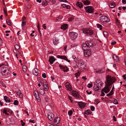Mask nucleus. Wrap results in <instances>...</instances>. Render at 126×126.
<instances>
[{"mask_svg":"<svg viewBox=\"0 0 126 126\" xmlns=\"http://www.w3.org/2000/svg\"><path fill=\"white\" fill-rule=\"evenodd\" d=\"M34 96L38 101H40V99L39 98V96L38 92L36 91H34L33 92Z\"/></svg>","mask_w":126,"mask_h":126,"instance_id":"9b49d317","label":"nucleus"},{"mask_svg":"<svg viewBox=\"0 0 126 126\" xmlns=\"http://www.w3.org/2000/svg\"><path fill=\"white\" fill-rule=\"evenodd\" d=\"M113 121L114 122H115L116 121V117L115 116H113Z\"/></svg>","mask_w":126,"mask_h":126,"instance_id":"680f3d73","label":"nucleus"},{"mask_svg":"<svg viewBox=\"0 0 126 126\" xmlns=\"http://www.w3.org/2000/svg\"><path fill=\"white\" fill-rule=\"evenodd\" d=\"M88 29L83 28L82 29L83 32L85 34H86L87 32V31Z\"/></svg>","mask_w":126,"mask_h":126,"instance_id":"e433bc0d","label":"nucleus"},{"mask_svg":"<svg viewBox=\"0 0 126 126\" xmlns=\"http://www.w3.org/2000/svg\"><path fill=\"white\" fill-rule=\"evenodd\" d=\"M113 103L114 104H117L118 103L117 100L116 99H114V100L113 101Z\"/></svg>","mask_w":126,"mask_h":126,"instance_id":"a18cd8bd","label":"nucleus"},{"mask_svg":"<svg viewBox=\"0 0 126 126\" xmlns=\"http://www.w3.org/2000/svg\"><path fill=\"white\" fill-rule=\"evenodd\" d=\"M71 94L73 96L76 98H79L80 96L79 93L76 91H72Z\"/></svg>","mask_w":126,"mask_h":126,"instance_id":"1a4fd4ad","label":"nucleus"},{"mask_svg":"<svg viewBox=\"0 0 126 126\" xmlns=\"http://www.w3.org/2000/svg\"><path fill=\"white\" fill-rule=\"evenodd\" d=\"M76 65L77 67L80 69H84L85 67V65L82 60L80 59L78 60V62H76Z\"/></svg>","mask_w":126,"mask_h":126,"instance_id":"f03ea898","label":"nucleus"},{"mask_svg":"<svg viewBox=\"0 0 126 126\" xmlns=\"http://www.w3.org/2000/svg\"><path fill=\"white\" fill-rule=\"evenodd\" d=\"M3 10L5 15L6 16H7V11L5 10V8L3 9Z\"/></svg>","mask_w":126,"mask_h":126,"instance_id":"c03bdc74","label":"nucleus"},{"mask_svg":"<svg viewBox=\"0 0 126 126\" xmlns=\"http://www.w3.org/2000/svg\"><path fill=\"white\" fill-rule=\"evenodd\" d=\"M73 114L72 111L71 110L69 111L68 112V114L69 116H71Z\"/></svg>","mask_w":126,"mask_h":126,"instance_id":"58836bf2","label":"nucleus"},{"mask_svg":"<svg viewBox=\"0 0 126 126\" xmlns=\"http://www.w3.org/2000/svg\"><path fill=\"white\" fill-rule=\"evenodd\" d=\"M123 78L125 80H126V75H124L123 76Z\"/></svg>","mask_w":126,"mask_h":126,"instance_id":"338daca9","label":"nucleus"},{"mask_svg":"<svg viewBox=\"0 0 126 126\" xmlns=\"http://www.w3.org/2000/svg\"><path fill=\"white\" fill-rule=\"evenodd\" d=\"M86 92L87 93V94H90L92 93V92L91 91H90L89 92V91L88 90H87L86 91Z\"/></svg>","mask_w":126,"mask_h":126,"instance_id":"4d7b16f0","label":"nucleus"},{"mask_svg":"<svg viewBox=\"0 0 126 126\" xmlns=\"http://www.w3.org/2000/svg\"><path fill=\"white\" fill-rule=\"evenodd\" d=\"M68 27V25L67 24H64L62 25L61 26V28L65 30Z\"/></svg>","mask_w":126,"mask_h":126,"instance_id":"412c9836","label":"nucleus"},{"mask_svg":"<svg viewBox=\"0 0 126 126\" xmlns=\"http://www.w3.org/2000/svg\"><path fill=\"white\" fill-rule=\"evenodd\" d=\"M112 94H113L110 92L109 94H107L106 95L107 96H108L111 95Z\"/></svg>","mask_w":126,"mask_h":126,"instance_id":"052dcab7","label":"nucleus"},{"mask_svg":"<svg viewBox=\"0 0 126 126\" xmlns=\"http://www.w3.org/2000/svg\"><path fill=\"white\" fill-rule=\"evenodd\" d=\"M85 9L87 13H92L94 12V9L91 6H88L85 7Z\"/></svg>","mask_w":126,"mask_h":126,"instance_id":"0eeeda50","label":"nucleus"},{"mask_svg":"<svg viewBox=\"0 0 126 126\" xmlns=\"http://www.w3.org/2000/svg\"><path fill=\"white\" fill-rule=\"evenodd\" d=\"M1 72L5 73V75L7 77H9L10 74V71L7 67H3L1 68Z\"/></svg>","mask_w":126,"mask_h":126,"instance_id":"20e7f679","label":"nucleus"},{"mask_svg":"<svg viewBox=\"0 0 126 126\" xmlns=\"http://www.w3.org/2000/svg\"><path fill=\"white\" fill-rule=\"evenodd\" d=\"M104 92L103 91H102V90L101 91V96H104L105 95V94H104Z\"/></svg>","mask_w":126,"mask_h":126,"instance_id":"8fccbe9b","label":"nucleus"},{"mask_svg":"<svg viewBox=\"0 0 126 126\" xmlns=\"http://www.w3.org/2000/svg\"><path fill=\"white\" fill-rule=\"evenodd\" d=\"M85 43H87V44L89 48L94 46V44H93L92 41H86Z\"/></svg>","mask_w":126,"mask_h":126,"instance_id":"dca6fc26","label":"nucleus"},{"mask_svg":"<svg viewBox=\"0 0 126 126\" xmlns=\"http://www.w3.org/2000/svg\"><path fill=\"white\" fill-rule=\"evenodd\" d=\"M57 57L58 58H60L62 59H63L68 62H70V61L69 60L67 59L66 57L65 56L58 55L57 56Z\"/></svg>","mask_w":126,"mask_h":126,"instance_id":"ddd939ff","label":"nucleus"},{"mask_svg":"<svg viewBox=\"0 0 126 126\" xmlns=\"http://www.w3.org/2000/svg\"><path fill=\"white\" fill-rule=\"evenodd\" d=\"M93 86V85L92 83H89L87 85V87L89 88H90Z\"/></svg>","mask_w":126,"mask_h":126,"instance_id":"49530a36","label":"nucleus"},{"mask_svg":"<svg viewBox=\"0 0 126 126\" xmlns=\"http://www.w3.org/2000/svg\"><path fill=\"white\" fill-rule=\"evenodd\" d=\"M39 92L40 94L42 95H44L45 94V92L43 89L41 88L39 90Z\"/></svg>","mask_w":126,"mask_h":126,"instance_id":"cd10ccee","label":"nucleus"},{"mask_svg":"<svg viewBox=\"0 0 126 126\" xmlns=\"http://www.w3.org/2000/svg\"><path fill=\"white\" fill-rule=\"evenodd\" d=\"M102 84V82L98 81L96 86H94L93 87L94 90L96 91H97L100 89Z\"/></svg>","mask_w":126,"mask_h":126,"instance_id":"423d86ee","label":"nucleus"},{"mask_svg":"<svg viewBox=\"0 0 126 126\" xmlns=\"http://www.w3.org/2000/svg\"><path fill=\"white\" fill-rule=\"evenodd\" d=\"M115 23L118 26H119L120 25V22L119 20L118 19H117L115 20Z\"/></svg>","mask_w":126,"mask_h":126,"instance_id":"c9c22d12","label":"nucleus"},{"mask_svg":"<svg viewBox=\"0 0 126 126\" xmlns=\"http://www.w3.org/2000/svg\"><path fill=\"white\" fill-rule=\"evenodd\" d=\"M33 74L36 76H37L38 74V69L34 68L32 71Z\"/></svg>","mask_w":126,"mask_h":126,"instance_id":"a211bd4d","label":"nucleus"},{"mask_svg":"<svg viewBox=\"0 0 126 126\" xmlns=\"http://www.w3.org/2000/svg\"><path fill=\"white\" fill-rule=\"evenodd\" d=\"M55 60L56 59L53 57L51 56L49 57L48 59V61L51 64H52L55 61Z\"/></svg>","mask_w":126,"mask_h":126,"instance_id":"2eb2a0df","label":"nucleus"},{"mask_svg":"<svg viewBox=\"0 0 126 126\" xmlns=\"http://www.w3.org/2000/svg\"><path fill=\"white\" fill-rule=\"evenodd\" d=\"M122 2L124 4H126V0H122Z\"/></svg>","mask_w":126,"mask_h":126,"instance_id":"0e129e2a","label":"nucleus"},{"mask_svg":"<svg viewBox=\"0 0 126 126\" xmlns=\"http://www.w3.org/2000/svg\"><path fill=\"white\" fill-rule=\"evenodd\" d=\"M84 55L86 57H88L90 56L91 54V50L89 49L84 51Z\"/></svg>","mask_w":126,"mask_h":126,"instance_id":"9d476101","label":"nucleus"},{"mask_svg":"<svg viewBox=\"0 0 126 126\" xmlns=\"http://www.w3.org/2000/svg\"><path fill=\"white\" fill-rule=\"evenodd\" d=\"M68 98L70 100L71 102H72L73 101V100L72 99V98L70 96H68Z\"/></svg>","mask_w":126,"mask_h":126,"instance_id":"5fc2aeb1","label":"nucleus"},{"mask_svg":"<svg viewBox=\"0 0 126 126\" xmlns=\"http://www.w3.org/2000/svg\"><path fill=\"white\" fill-rule=\"evenodd\" d=\"M79 107L80 108L82 109L85 106V103H83L80 102L79 103Z\"/></svg>","mask_w":126,"mask_h":126,"instance_id":"5701e85b","label":"nucleus"},{"mask_svg":"<svg viewBox=\"0 0 126 126\" xmlns=\"http://www.w3.org/2000/svg\"><path fill=\"white\" fill-rule=\"evenodd\" d=\"M99 21L104 23H106L109 22L110 21V19L107 17L103 16L100 17L99 19Z\"/></svg>","mask_w":126,"mask_h":126,"instance_id":"7ed1b4c3","label":"nucleus"},{"mask_svg":"<svg viewBox=\"0 0 126 126\" xmlns=\"http://www.w3.org/2000/svg\"><path fill=\"white\" fill-rule=\"evenodd\" d=\"M6 22L7 24L9 26H10L11 25V22L8 19L6 20Z\"/></svg>","mask_w":126,"mask_h":126,"instance_id":"a19ab883","label":"nucleus"},{"mask_svg":"<svg viewBox=\"0 0 126 126\" xmlns=\"http://www.w3.org/2000/svg\"><path fill=\"white\" fill-rule=\"evenodd\" d=\"M75 75L76 77L77 78H78L79 76V73H76Z\"/></svg>","mask_w":126,"mask_h":126,"instance_id":"864d4df0","label":"nucleus"},{"mask_svg":"<svg viewBox=\"0 0 126 126\" xmlns=\"http://www.w3.org/2000/svg\"><path fill=\"white\" fill-rule=\"evenodd\" d=\"M18 50H16L15 49L13 50V51L14 53L16 54L18 52Z\"/></svg>","mask_w":126,"mask_h":126,"instance_id":"bf43d9fd","label":"nucleus"},{"mask_svg":"<svg viewBox=\"0 0 126 126\" xmlns=\"http://www.w3.org/2000/svg\"><path fill=\"white\" fill-rule=\"evenodd\" d=\"M87 32L86 34L88 35H91L93 34V32L90 29H88Z\"/></svg>","mask_w":126,"mask_h":126,"instance_id":"393cba45","label":"nucleus"},{"mask_svg":"<svg viewBox=\"0 0 126 126\" xmlns=\"http://www.w3.org/2000/svg\"><path fill=\"white\" fill-rule=\"evenodd\" d=\"M29 122L31 123H34L35 122V121L34 120H29Z\"/></svg>","mask_w":126,"mask_h":126,"instance_id":"13d9d810","label":"nucleus"},{"mask_svg":"<svg viewBox=\"0 0 126 126\" xmlns=\"http://www.w3.org/2000/svg\"><path fill=\"white\" fill-rule=\"evenodd\" d=\"M97 27L98 28H99L101 30V29H102V28H101L102 26L101 25L97 24Z\"/></svg>","mask_w":126,"mask_h":126,"instance_id":"37998d69","label":"nucleus"},{"mask_svg":"<svg viewBox=\"0 0 126 126\" xmlns=\"http://www.w3.org/2000/svg\"><path fill=\"white\" fill-rule=\"evenodd\" d=\"M82 47L84 51L87 50L89 47L87 44V43L83 44H82Z\"/></svg>","mask_w":126,"mask_h":126,"instance_id":"6ab92c4d","label":"nucleus"},{"mask_svg":"<svg viewBox=\"0 0 126 126\" xmlns=\"http://www.w3.org/2000/svg\"><path fill=\"white\" fill-rule=\"evenodd\" d=\"M16 94L19 96L21 98L23 97V94L20 91H18V92H16Z\"/></svg>","mask_w":126,"mask_h":126,"instance_id":"a878e982","label":"nucleus"},{"mask_svg":"<svg viewBox=\"0 0 126 126\" xmlns=\"http://www.w3.org/2000/svg\"><path fill=\"white\" fill-rule=\"evenodd\" d=\"M21 125L22 126H24V122L23 120H21Z\"/></svg>","mask_w":126,"mask_h":126,"instance_id":"69168bd1","label":"nucleus"},{"mask_svg":"<svg viewBox=\"0 0 126 126\" xmlns=\"http://www.w3.org/2000/svg\"><path fill=\"white\" fill-rule=\"evenodd\" d=\"M48 2L46 1H43L42 2V5L43 6H45L47 5V4Z\"/></svg>","mask_w":126,"mask_h":126,"instance_id":"ea45409f","label":"nucleus"},{"mask_svg":"<svg viewBox=\"0 0 126 126\" xmlns=\"http://www.w3.org/2000/svg\"><path fill=\"white\" fill-rule=\"evenodd\" d=\"M76 5L77 6L80 8H81L83 7L82 4L80 2H77Z\"/></svg>","mask_w":126,"mask_h":126,"instance_id":"b1692460","label":"nucleus"},{"mask_svg":"<svg viewBox=\"0 0 126 126\" xmlns=\"http://www.w3.org/2000/svg\"><path fill=\"white\" fill-rule=\"evenodd\" d=\"M115 79L113 77H111L109 75H108L107 76L106 80L105 82V87L102 89V91L107 93L109 92L110 88V86L113 83L115 82Z\"/></svg>","mask_w":126,"mask_h":126,"instance_id":"f257e3e1","label":"nucleus"},{"mask_svg":"<svg viewBox=\"0 0 126 126\" xmlns=\"http://www.w3.org/2000/svg\"><path fill=\"white\" fill-rule=\"evenodd\" d=\"M15 49L16 50H18L20 49L19 46L18 44H16L14 46Z\"/></svg>","mask_w":126,"mask_h":126,"instance_id":"2f4dec72","label":"nucleus"},{"mask_svg":"<svg viewBox=\"0 0 126 126\" xmlns=\"http://www.w3.org/2000/svg\"><path fill=\"white\" fill-rule=\"evenodd\" d=\"M62 16H59V17L57 18L56 20V22L59 21L61 20L62 18Z\"/></svg>","mask_w":126,"mask_h":126,"instance_id":"72a5a7b5","label":"nucleus"},{"mask_svg":"<svg viewBox=\"0 0 126 126\" xmlns=\"http://www.w3.org/2000/svg\"><path fill=\"white\" fill-rule=\"evenodd\" d=\"M44 90L46 91H47L48 89V86H46V85H43Z\"/></svg>","mask_w":126,"mask_h":126,"instance_id":"4c0bfd02","label":"nucleus"},{"mask_svg":"<svg viewBox=\"0 0 126 126\" xmlns=\"http://www.w3.org/2000/svg\"><path fill=\"white\" fill-rule=\"evenodd\" d=\"M90 109L91 110L94 111V110L95 108L93 106H91L90 107Z\"/></svg>","mask_w":126,"mask_h":126,"instance_id":"de8ad7c7","label":"nucleus"},{"mask_svg":"<svg viewBox=\"0 0 126 126\" xmlns=\"http://www.w3.org/2000/svg\"><path fill=\"white\" fill-rule=\"evenodd\" d=\"M27 71V69L26 66L24 65V72H26Z\"/></svg>","mask_w":126,"mask_h":126,"instance_id":"09e8293b","label":"nucleus"},{"mask_svg":"<svg viewBox=\"0 0 126 126\" xmlns=\"http://www.w3.org/2000/svg\"><path fill=\"white\" fill-rule=\"evenodd\" d=\"M42 77L44 78H45L46 77V76L45 73H44L43 74H42Z\"/></svg>","mask_w":126,"mask_h":126,"instance_id":"3c124183","label":"nucleus"},{"mask_svg":"<svg viewBox=\"0 0 126 126\" xmlns=\"http://www.w3.org/2000/svg\"><path fill=\"white\" fill-rule=\"evenodd\" d=\"M91 112L90 110H88L85 111V114L88 115L90 114Z\"/></svg>","mask_w":126,"mask_h":126,"instance_id":"7c9ffc66","label":"nucleus"},{"mask_svg":"<svg viewBox=\"0 0 126 126\" xmlns=\"http://www.w3.org/2000/svg\"><path fill=\"white\" fill-rule=\"evenodd\" d=\"M113 58L114 60L116 61H118L119 60V58L116 55L114 54L113 55Z\"/></svg>","mask_w":126,"mask_h":126,"instance_id":"c85d7f7f","label":"nucleus"},{"mask_svg":"<svg viewBox=\"0 0 126 126\" xmlns=\"http://www.w3.org/2000/svg\"><path fill=\"white\" fill-rule=\"evenodd\" d=\"M4 99L6 103H10V99L6 96H5L4 97Z\"/></svg>","mask_w":126,"mask_h":126,"instance_id":"4be33fe9","label":"nucleus"},{"mask_svg":"<svg viewBox=\"0 0 126 126\" xmlns=\"http://www.w3.org/2000/svg\"><path fill=\"white\" fill-rule=\"evenodd\" d=\"M105 71L103 70L100 69L98 71H96V73H103Z\"/></svg>","mask_w":126,"mask_h":126,"instance_id":"473e14b6","label":"nucleus"},{"mask_svg":"<svg viewBox=\"0 0 126 126\" xmlns=\"http://www.w3.org/2000/svg\"><path fill=\"white\" fill-rule=\"evenodd\" d=\"M65 85L67 90L69 91L72 90L71 86L69 83L67 82L65 84Z\"/></svg>","mask_w":126,"mask_h":126,"instance_id":"f8f14e48","label":"nucleus"},{"mask_svg":"<svg viewBox=\"0 0 126 126\" xmlns=\"http://www.w3.org/2000/svg\"><path fill=\"white\" fill-rule=\"evenodd\" d=\"M59 66L61 70L64 72H67L68 70V68L66 66L59 65Z\"/></svg>","mask_w":126,"mask_h":126,"instance_id":"6e6552de","label":"nucleus"},{"mask_svg":"<svg viewBox=\"0 0 126 126\" xmlns=\"http://www.w3.org/2000/svg\"><path fill=\"white\" fill-rule=\"evenodd\" d=\"M46 25V24H43L42 25V27L44 28V29H46V28H47V27Z\"/></svg>","mask_w":126,"mask_h":126,"instance_id":"603ef678","label":"nucleus"},{"mask_svg":"<svg viewBox=\"0 0 126 126\" xmlns=\"http://www.w3.org/2000/svg\"><path fill=\"white\" fill-rule=\"evenodd\" d=\"M116 42L114 41L111 43V44L112 45H114L116 44Z\"/></svg>","mask_w":126,"mask_h":126,"instance_id":"e2e57ef3","label":"nucleus"},{"mask_svg":"<svg viewBox=\"0 0 126 126\" xmlns=\"http://www.w3.org/2000/svg\"><path fill=\"white\" fill-rule=\"evenodd\" d=\"M53 43L55 45H56L57 44H58L59 43L58 40L56 38H53Z\"/></svg>","mask_w":126,"mask_h":126,"instance_id":"aec40b11","label":"nucleus"},{"mask_svg":"<svg viewBox=\"0 0 126 126\" xmlns=\"http://www.w3.org/2000/svg\"><path fill=\"white\" fill-rule=\"evenodd\" d=\"M84 5H88L90 4L91 2L89 1L86 0L85 1H82Z\"/></svg>","mask_w":126,"mask_h":126,"instance_id":"bb28decb","label":"nucleus"},{"mask_svg":"<svg viewBox=\"0 0 126 126\" xmlns=\"http://www.w3.org/2000/svg\"><path fill=\"white\" fill-rule=\"evenodd\" d=\"M82 78L85 80L86 79V78L85 76H83L82 77Z\"/></svg>","mask_w":126,"mask_h":126,"instance_id":"774afa93","label":"nucleus"},{"mask_svg":"<svg viewBox=\"0 0 126 126\" xmlns=\"http://www.w3.org/2000/svg\"><path fill=\"white\" fill-rule=\"evenodd\" d=\"M60 118L59 117H57L55 118L54 120V123L56 124H57L60 121Z\"/></svg>","mask_w":126,"mask_h":126,"instance_id":"f3484780","label":"nucleus"},{"mask_svg":"<svg viewBox=\"0 0 126 126\" xmlns=\"http://www.w3.org/2000/svg\"><path fill=\"white\" fill-rule=\"evenodd\" d=\"M72 58L73 59H75V61L76 62L77 61V60H77V58H76V56H72Z\"/></svg>","mask_w":126,"mask_h":126,"instance_id":"6e6d98bb","label":"nucleus"},{"mask_svg":"<svg viewBox=\"0 0 126 126\" xmlns=\"http://www.w3.org/2000/svg\"><path fill=\"white\" fill-rule=\"evenodd\" d=\"M103 34L105 37H106L108 36V33L106 31H104L103 32Z\"/></svg>","mask_w":126,"mask_h":126,"instance_id":"f704fd0d","label":"nucleus"},{"mask_svg":"<svg viewBox=\"0 0 126 126\" xmlns=\"http://www.w3.org/2000/svg\"><path fill=\"white\" fill-rule=\"evenodd\" d=\"M69 35L70 38L72 40L76 39L78 36V34L77 33L74 32H70Z\"/></svg>","mask_w":126,"mask_h":126,"instance_id":"39448f33","label":"nucleus"},{"mask_svg":"<svg viewBox=\"0 0 126 126\" xmlns=\"http://www.w3.org/2000/svg\"><path fill=\"white\" fill-rule=\"evenodd\" d=\"M18 103V101L17 100H15L14 102V104L15 105H17Z\"/></svg>","mask_w":126,"mask_h":126,"instance_id":"79ce46f5","label":"nucleus"},{"mask_svg":"<svg viewBox=\"0 0 126 126\" xmlns=\"http://www.w3.org/2000/svg\"><path fill=\"white\" fill-rule=\"evenodd\" d=\"M49 120L51 121L54 117V115L53 113L52 112L49 113L47 116Z\"/></svg>","mask_w":126,"mask_h":126,"instance_id":"4468645a","label":"nucleus"},{"mask_svg":"<svg viewBox=\"0 0 126 126\" xmlns=\"http://www.w3.org/2000/svg\"><path fill=\"white\" fill-rule=\"evenodd\" d=\"M115 6V4L114 3H111L109 4V6L110 8H114Z\"/></svg>","mask_w":126,"mask_h":126,"instance_id":"c756f323","label":"nucleus"}]
</instances>
